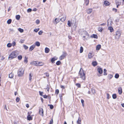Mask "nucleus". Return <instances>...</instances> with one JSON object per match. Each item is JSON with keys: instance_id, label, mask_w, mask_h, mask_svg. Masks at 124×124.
<instances>
[{"instance_id": "nucleus-1", "label": "nucleus", "mask_w": 124, "mask_h": 124, "mask_svg": "<svg viewBox=\"0 0 124 124\" xmlns=\"http://www.w3.org/2000/svg\"><path fill=\"white\" fill-rule=\"evenodd\" d=\"M19 53L17 51H15L12 52L9 56L8 58L11 60L16 57L18 54Z\"/></svg>"}, {"instance_id": "nucleus-2", "label": "nucleus", "mask_w": 124, "mask_h": 124, "mask_svg": "<svg viewBox=\"0 0 124 124\" xmlns=\"http://www.w3.org/2000/svg\"><path fill=\"white\" fill-rule=\"evenodd\" d=\"M78 76L84 80L85 79V74L83 69L81 68L78 73Z\"/></svg>"}, {"instance_id": "nucleus-3", "label": "nucleus", "mask_w": 124, "mask_h": 124, "mask_svg": "<svg viewBox=\"0 0 124 124\" xmlns=\"http://www.w3.org/2000/svg\"><path fill=\"white\" fill-rule=\"evenodd\" d=\"M121 33L122 32L121 31L118 30L116 31L114 35L115 39H116L118 40L121 36Z\"/></svg>"}, {"instance_id": "nucleus-4", "label": "nucleus", "mask_w": 124, "mask_h": 124, "mask_svg": "<svg viewBox=\"0 0 124 124\" xmlns=\"http://www.w3.org/2000/svg\"><path fill=\"white\" fill-rule=\"evenodd\" d=\"M76 20L75 19V21H74L73 22H71L70 20L68 21L67 24L68 26L69 27H70L71 24L72 26H73V27L74 29H76L77 27V25H76Z\"/></svg>"}, {"instance_id": "nucleus-5", "label": "nucleus", "mask_w": 124, "mask_h": 124, "mask_svg": "<svg viewBox=\"0 0 124 124\" xmlns=\"http://www.w3.org/2000/svg\"><path fill=\"white\" fill-rule=\"evenodd\" d=\"M24 70L23 68H20L18 71V75L19 77H21L22 76L24 73Z\"/></svg>"}, {"instance_id": "nucleus-6", "label": "nucleus", "mask_w": 124, "mask_h": 124, "mask_svg": "<svg viewBox=\"0 0 124 124\" xmlns=\"http://www.w3.org/2000/svg\"><path fill=\"white\" fill-rule=\"evenodd\" d=\"M108 25V26H112L113 24L112 20L111 18H109L107 21Z\"/></svg>"}, {"instance_id": "nucleus-7", "label": "nucleus", "mask_w": 124, "mask_h": 124, "mask_svg": "<svg viewBox=\"0 0 124 124\" xmlns=\"http://www.w3.org/2000/svg\"><path fill=\"white\" fill-rule=\"evenodd\" d=\"M67 55V54L65 52H63V54L59 57V59L60 60H62L64 59L65 57Z\"/></svg>"}, {"instance_id": "nucleus-8", "label": "nucleus", "mask_w": 124, "mask_h": 124, "mask_svg": "<svg viewBox=\"0 0 124 124\" xmlns=\"http://www.w3.org/2000/svg\"><path fill=\"white\" fill-rule=\"evenodd\" d=\"M31 113V112H28V115L27 117V119L29 121L32 120V117H31V116L30 115Z\"/></svg>"}, {"instance_id": "nucleus-9", "label": "nucleus", "mask_w": 124, "mask_h": 124, "mask_svg": "<svg viewBox=\"0 0 124 124\" xmlns=\"http://www.w3.org/2000/svg\"><path fill=\"white\" fill-rule=\"evenodd\" d=\"M39 113L40 115L43 116V110L42 108H40L39 109Z\"/></svg>"}, {"instance_id": "nucleus-10", "label": "nucleus", "mask_w": 124, "mask_h": 124, "mask_svg": "<svg viewBox=\"0 0 124 124\" xmlns=\"http://www.w3.org/2000/svg\"><path fill=\"white\" fill-rule=\"evenodd\" d=\"M97 71L100 74H101L103 72V70L101 68H99L97 69Z\"/></svg>"}, {"instance_id": "nucleus-11", "label": "nucleus", "mask_w": 124, "mask_h": 124, "mask_svg": "<svg viewBox=\"0 0 124 124\" xmlns=\"http://www.w3.org/2000/svg\"><path fill=\"white\" fill-rule=\"evenodd\" d=\"M108 30H110V31L111 32H112L114 30L113 28L111 26L109 27L108 28Z\"/></svg>"}, {"instance_id": "nucleus-12", "label": "nucleus", "mask_w": 124, "mask_h": 124, "mask_svg": "<svg viewBox=\"0 0 124 124\" xmlns=\"http://www.w3.org/2000/svg\"><path fill=\"white\" fill-rule=\"evenodd\" d=\"M31 63L32 64L36 66H38V63H37V61H34L32 62Z\"/></svg>"}, {"instance_id": "nucleus-13", "label": "nucleus", "mask_w": 124, "mask_h": 124, "mask_svg": "<svg viewBox=\"0 0 124 124\" xmlns=\"http://www.w3.org/2000/svg\"><path fill=\"white\" fill-rule=\"evenodd\" d=\"M14 76V74L12 73L9 74V78H13Z\"/></svg>"}, {"instance_id": "nucleus-14", "label": "nucleus", "mask_w": 124, "mask_h": 124, "mask_svg": "<svg viewBox=\"0 0 124 124\" xmlns=\"http://www.w3.org/2000/svg\"><path fill=\"white\" fill-rule=\"evenodd\" d=\"M66 18V16L65 15L62 18L60 19V20L62 22H63L65 21Z\"/></svg>"}, {"instance_id": "nucleus-15", "label": "nucleus", "mask_w": 124, "mask_h": 124, "mask_svg": "<svg viewBox=\"0 0 124 124\" xmlns=\"http://www.w3.org/2000/svg\"><path fill=\"white\" fill-rule=\"evenodd\" d=\"M38 66H41L43 65L44 63L41 62H38Z\"/></svg>"}, {"instance_id": "nucleus-16", "label": "nucleus", "mask_w": 124, "mask_h": 124, "mask_svg": "<svg viewBox=\"0 0 124 124\" xmlns=\"http://www.w3.org/2000/svg\"><path fill=\"white\" fill-rule=\"evenodd\" d=\"M92 11L93 9H92L89 8L87 11V13L88 14H90L92 12Z\"/></svg>"}, {"instance_id": "nucleus-17", "label": "nucleus", "mask_w": 124, "mask_h": 124, "mask_svg": "<svg viewBox=\"0 0 124 124\" xmlns=\"http://www.w3.org/2000/svg\"><path fill=\"white\" fill-rule=\"evenodd\" d=\"M35 45H32L31 46L30 48V51H32L35 47Z\"/></svg>"}, {"instance_id": "nucleus-18", "label": "nucleus", "mask_w": 124, "mask_h": 124, "mask_svg": "<svg viewBox=\"0 0 124 124\" xmlns=\"http://www.w3.org/2000/svg\"><path fill=\"white\" fill-rule=\"evenodd\" d=\"M118 91L119 93L120 94H121L122 92V89L121 87H119L118 89Z\"/></svg>"}, {"instance_id": "nucleus-19", "label": "nucleus", "mask_w": 124, "mask_h": 124, "mask_svg": "<svg viewBox=\"0 0 124 124\" xmlns=\"http://www.w3.org/2000/svg\"><path fill=\"white\" fill-rule=\"evenodd\" d=\"M91 37L95 39H97L98 38V36L96 34H93L91 36Z\"/></svg>"}, {"instance_id": "nucleus-20", "label": "nucleus", "mask_w": 124, "mask_h": 124, "mask_svg": "<svg viewBox=\"0 0 124 124\" xmlns=\"http://www.w3.org/2000/svg\"><path fill=\"white\" fill-rule=\"evenodd\" d=\"M78 124H81V119L79 117L77 122Z\"/></svg>"}, {"instance_id": "nucleus-21", "label": "nucleus", "mask_w": 124, "mask_h": 124, "mask_svg": "<svg viewBox=\"0 0 124 124\" xmlns=\"http://www.w3.org/2000/svg\"><path fill=\"white\" fill-rule=\"evenodd\" d=\"M49 50H50L49 48L47 47H46L45 48V53H48L49 51Z\"/></svg>"}, {"instance_id": "nucleus-22", "label": "nucleus", "mask_w": 124, "mask_h": 124, "mask_svg": "<svg viewBox=\"0 0 124 124\" xmlns=\"http://www.w3.org/2000/svg\"><path fill=\"white\" fill-rule=\"evenodd\" d=\"M101 46L100 45H98L96 47V49L97 50H99L101 48Z\"/></svg>"}, {"instance_id": "nucleus-23", "label": "nucleus", "mask_w": 124, "mask_h": 124, "mask_svg": "<svg viewBox=\"0 0 124 124\" xmlns=\"http://www.w3.org/2000/svg\"><path fill=\"white\" fill-rule=\"evenodd\" d=\"M57 59V58H55V57L53 58L51 60V62L52 63H54V62Z\"/></svg>"}, {"instance_id": "nucleus-24", "label": "nucleus", "mask_w": 124, "mask_h": 124, "mask_svg": "<svg viewBox=\"0 0 124 124\" xmlns=\"http://www.w3.org/2000/svg\"><path fill=\"white\" fill-rule=\"evenodd\" d=\"M93 56L92 53H90L88 55V57L89 58H91L93 57Z\"/></svg>"}, {"instance_id": "nucleus-25", "label": "nucleus", "mask_w": 124, "mask_h": 124, "mask_svg": "<svg viewBox=\"0 0 124 124\" xmlns=\"http://www.w3.org/2000/svg\"><path fill=\"white\" fill-rule=\"evenodd\" d=\"M103 29L102 27H99L98 28V30L100 32H102V31L103 30Z\"/></svg>"}, {"instance_id": "nucleus-26", "label": "nucleus", "mask_w": 124, "mask_h": 124, "mask_svg": "<svg viewBox=\"0 0 124 124\" xmlns=\"http://www.w3.org/2000/svg\"><path fill=\"white\" fill-rule=\"evenodd\" d=\"M97 62L96 61H94L92 62V65L94 66H96L97 65Z\"/></svg>"}, {"instance_id": "nucleus-27", "label": "nucleus", "mask_w": 124, "mask_h": 124, "mask_svg": "<svg viewBox=\"0 0 124 124\" xmlns=\"http://www.w3.org/2000/svg\"><path fill=\"white\" fill-rule=\"evenodd\" d=\"M104 4L106 6H108L109 4V2L107 1H105L104 2Z\"/></svg>"}, {"instance_id": "nucleus-28", "label": "nucleus", "mask_w": 124, "mask_h": 124, "mask_svg": "<svg viewBox=\"0 0 124 124\" xmlns=\"http://www.w3.org/2000/svg\"><path fill=\"white\" fill-rule=\"evenodd\" d=\"M32 74L31 73H30L29 74V79L30 81H31L32 79Z\"/></svg>"}, {"instance_id": "nucleus-29", "label": "nucleus", "mask_w": 124, "mask_h": 124, "mask_svg": "<svg viewBox=\"0 0 124 124\" xmlns=\"http://www.w3.org/2000/svg\"><path fill=\"white\" fill-rule=\"evenodd\" d=\"M27 59H28L27 57L25 56V58H24V62H25L26 63H27L28 62Z\"/></svg>"}, {"instance_id": "nucleus-30", "label": "nucleus", "mask_w": 124, "mask_h": 124, "mask_svg": "<svg viewBox=\"0 0 124 124\" xmlns=\"http://www.w3.org/2000/svg\"><path fill=\"white\" fill-rule=\"evenodd\" d=\"M11 21L12 20L11 19H9L7 20V23L8 24H9L11 23Z\"/></svg>"}, {"instance_id": "nucleus-31", "label": "nucleus", "mask_w": 124, "mask_h": 124, "mask_svg": "<svg viewBox=\"0 0 124 124\" xmlns=\"http://www.w3.org/2000/svg\"><path fill=\"white\" fill-rule=\"evenodd\" d=\"M55 21L56 23V24L59 22L60 19H59L56 18L55 19Z\"/></svg>"}, {"instance_id": "nucleus-32", "label": "nucleus", "mask_w": 124, "mask_h": 124, "mask_svg": "<svg viewBox=\"0 0 124 124\" xmlns=\"http://www.w3.org/2000/svg\"><path fill=\"white\" fill-rule=\"evenodd\" d=\"M112 97L113 99H115L116 98V94H114L112 95Z\"/></svg>"}, {"instance_id": "nucleus-33", "label": "nucleus", "mask_w": 124, "mask_h": 124, "mask_svg": "<svg viewBox=\"0 0 124 124\" xmlns=\"http://www.w3.org/2000/svg\"><path fill=\"white\" fill-rule=\"evenodd\" d=\"M20 18V16L19 15H17L16 16V18L18 20H19Z\"/></svg>"}, {"instance_id": "nucleus-34", "label": "nucleus", "mask_w": 124, "mask_h": 124, "mask_svg": "<svg viewBox=\"0 0 124 124\" xmlns=\"http://www.w3.org/2000/svg\"><path fill=\"white\" fill-rule=\"evenodd\" d=\"M83 48L82 46H81L80 48V53H82L83 51Z\"/></svg>"}, {"instance_id": "nucleus-35", "label": "nucleus", "mask_w": 124, "mask_h": 124, "mask_svg": "<svg viewBox=\"0 0 124 124\" xmlns=\"http://www.w3.org/2000/svg\"><path fill=\"white\" fill-rule=\"evenodd\" d=\"M119 75L117 73H116L115 75V77L116 78H119Z\"/></svg>"}, {"instance_id": "nucleus-36", "label": "nucleus", "mask_w": 124, "mask_h": 124, "mask_svg": "<svg viewBox=\"0 0 124 124\" xmlns=\"http://www.w3.org/2000/svg\"><path fill=\"white\" fill-rule=\"evenodd\" d=\"M107 70L105 69H104V73L103 75H107V74L106 73Z\"/></svg>"}, {"instance_id": "nucleus-37", "label": "nucleus", "mask_w": 124, "mask_h": 124, "mask_svg": "<svg viewBox=\"0 0 124 124\" xmlns=\"http://www.w3.org/2000/svg\"><path fill=\"white\" fill-rule=\"evenodd\" d=\"M40 43L38 41H37L36 42L35 45H36L37 46H39L40 45Z\"/></svg>"}, {"instance_id": "nucleus-38", "label": "nucleus", "mask_w": 124, "mask_h": 124, "mask_svg": "<svg viewBox=\"0 0 124 124\" xmlns=\"http://www.w3.org/2000/svg\"><path fill=\"white\" fill-rule=\"evenodd\" d=\"M17 57L18 59L20 60H21L22 58V56L21 55H18Z\"/></svg>"}, {"instance_id": "nucleus-39", "label": "nucleus", "mask_w": 124, "mask_h": 124, "mask_svg": "<svg viewBox=\"0 0 124 124\" xmlns=\"http://www.w3.org/2000/svg\"><path fill=\"white\" fill-rule=\"evenodd\" d=\"M113 77V76L112 75L109 74L108 75V78L109 79L112 78Z\"/></svg>"}, {"instance_id": "nucleus-40", "label": "nucleus", "mask_w": 124, "mask_h": 124, "mask_svg": "<svg viewBox=\"0 0 124 124\" xmlns=\"http://www.w3.org/2000/svg\"><path fill=\"white\" fill-rule=\"evenodd\" d=\"M89 3V0H85V4L86 5H87Z\"/></svg>"}, {"instance_id": "nucleus-41", "label": "nucleus", "mask_w": 124, "mask_h": 124, "mask_svg": "<svg viewBox=\"0 0 124 124\" xmlns=\"http://www.w3.org/2000/svg\"><path fill=\"white\" fill-rule=\"evenodd\" d=\"M18 30L21 32H23V30L21 28H19L18 29Z\"/></svg>"}, {"instance_id": "nucleus-42", "label": "nucleus", "mask_w": 124, "mask_h": 124, "mask_svg": "<svg viewBox=\"0 0 124 124\" xmlns=\"http://www.w3.org/2000/svg\"><path fill=\"white\" fill-rule=\"evenodd\" d=\"M61 63V62L60 61H57L56 63V64L58 65H59Z\"/></svg>"}, {"instance_id": "nucleus-43", "label": "nucleus", "mask_w": 124, "mask_h": 124, "mask_svg": "<svg viewBox=\"0 0 124 124\" xmlns=\"http://www.w3.org/2000/svg\"><path fill=\"white\" fill-rule=\"evenodd\" d=\"M7 46L8 47H11L12 46V44H11L10 43H8L7 44Z\"/></svg>"}, {"instance_id": "nucleus-44", "label": "nucleus", "mask_w": 124, "mask_h": 124, "mask_svg": "<svg viewBox=\"0 0 124 124\" xmlns=\"http://www.w3.org/2000/svg\"><path fill=\"white\" fill-rule=\"evenodd\" d=\"M39 30V28L36 29H34V31L35 32H37Z\"/></svg>"}, {"instance_id": "nucleus-45", "label": "nucleus", "mask_w": 124, "mask_h": 124, "mask_svg": "<svg viewBox=\"0 0 124 124\" xmlns=\"http://www.w3.org/2000/svg\"><path fill=\"white\" fill-rule=\"evenodd\" d=\"M46 89L47 91H49V87L48 85H47V87L46 88Z\"/></svg>"}, {"instance_id": "nucleus-46", "label": "nucleus", "mask_w": 124, "mask_h": 124, "mask_svg": "<svg viewBox=\"0 0 124 124\" xmlns=\"http://www.w3.org/2000/svg\"><path fill=\"white\" fill-rule=\"evenodd\" d=\"M76 85L79 88H80L81 87V85L80 84L77 83L76 84Z\"/></svg>"}, {"instance_id": "nucleus-47", "label": "nucleus", "mask_w": 124, "mask_h": 124, "mask_svg": "<svg viewBox=\"0 0 124 124\" xmlns=\"http://www.w3.org/2000/svg\"><path fill=\"white\" fill-rule=\"evenodd\" d=\"M12 45L13 46H15L16 44V42L15 41H13L12 43Z\"/></svg>"}, {"instance_id": "nucleus-48", "label": "nucleus", "mask_w": 124, "mask_h": 124, "mask_svg": "<svg viewBox=\"0 0 124 124\" xmlns=\"http://www.w3.org/2000/svg\"><path fill=\"white\" fill-rule=\"evenodd\" d=\"M53 119L52 118L51 120L50 123L49 124H53Z\"/></svg>"}, {"instance_id": "nucleus-49", "label": "nucleus", "mask_w": 124, "mask_h": 124, "mask_svg": "<svg viewBox=\"0 0 124 124\" xmlns=\"http://www.w3.org/2000/svg\"><path fill=\"white\" fill-rule=\"evenodd\" d=\"M32 11V9H31L30 8H29L27 10V12H31Z\"/></svg>"}, {"instance_id": "nucleus-50", "label": "nucleus", "mask_w": 124, "mask_h": 124, "mask_svg": "<svg viewBox=\"0 0 124 124\" xmlns=\"http://www.w3.org/2000/svg\"><path fill=\"white\" fill-rule=\"evenodd\" d=\"M39 94L41 96H43V92H41L40 91H39Z\"/></svg>"}, {"instance_id": "nucleus-51", "label": "nucleus", "mask_w": 124, "mask_h": 124, "mask_svg": "<svg viewBox=\"0 0 124 124\" xmlns=\"http://www.w3.org/2000/svg\"><path fill=\"white\" fill-rule=\"evenodd\" d=\"M59 93V90L58 89H56L55 90V93L57 94Z\"/></svg>"}, {"instance_id": "nucleus-52", "label": "nucleus", "mask_w": 124, "mask_h": 124, "mask_svg": "<svg viewBox=\"0 0 124 124\" xmlns=\"http://www.w3.org/2000/svg\"><path fill=\"white\" fill-rule=\"evenodd\" d=\"M44 74L47 77H48L49 76V74L48 73H44Z\"/></svg>"}, {"instance_id": "nucleus-53", "label": "nucleus", "mask_w": 124, "mask_h": 124, "mask_svg": "<svg viewBox=\"0 0 124 124\" xmlns=\"http://www.w3.org/2000/svg\"><path fill=\"white\" fill-rule=\"evenodd\" d=\"M23 47H24V49H27L28 48V47L25 45H23Z\"/></svg>"}, {"instance_id": "nucleus-54", "label": "nucleus", "mask_w": 124, "mask_h": 124, "mask_svg": "<svg viewBox=\"0 0 124 124\" xmlns=\"http://www.w3.org/2000/svg\"><path fill=\"white\" fill-rule=\"evenodd\" d=\"M20 100V98H19L17 97L16 98V101H17V102H18Z\"/></svg>"}, {"instance_id": "nucleus-55", "label": "nucleus", "mask_w": 124, "mask_h": 124, "mask_svg": "<svg viewBox=\"0 0 124 124\" xmlns=\"http://www.w3.org/2000/svg\"><path fill=\"white\" fill-rule=\"evenodd\" d=\"M50 106V108L51 109H52L53 108V106L52 105H49Z\"/></svg>"}, {"instance_id": "nucleus-56", "label": "nucleus", "mask_w": 124, "mask_h": 124, "mask_svg": "<svg viewBox=\"0 0 124 124\" xmlns=\"http://www.w3.org/2000/svg\"><path fill=\"white\" fill-rule=\"evenodd\" d=\"M43 32L42 31H40L39 32L38 34L39 35H41L42 34Z\"/></svg>"}, {"instance_id": "nucleus-57", "label": "nucleus", "mask_w": 124, "mask_h": 124, "mask_svg": "<svg viewBox=\"0 0 124 124\" xmlns=\"http://www.w3.org/2000/svg\"><path fill=\"white\" fill-rule=\"evenodd\" d=\"M107 98L108 99H109V95L108 93H107Z\"/></svg>"}, {"instance_id": "nucleus-58", "label": "nucleus", "mask_w": 124, "mask_h": 124, "mask_svg": "<svg viewBox=\"0 0 124 124\" xmlns=\"http://www.w3.org/2000/svg\"><path fill=\"white\" fill-rule=\"evenodd\" d=\"M39 20H37L36 21V23L37 24H39Z\"/></svg>"}, {"instance_id": "nucleus-59", "label": "nucleus", "mask_w": 124, "mask_h": 124, "mask_svg": "<svg viewBox=\"0 0 124 124\" xmlns=\"http://www.w3.org/2000/svg\"><path fill=\"white\" fill-rule=\"evenodd\" d=\"M43 96V97H44V98H47V96L46 95H44Z\"/></svg>"}, {"instance_id": "nucleus-60", "label": "nucleus", "mask_w": 124, "mask_h": 124, "mask_svg": "<svg viewBox=\"0 0 124 124\" xmlns=\"http://www.w3.org/2000/svg\"><path fill=\"white\" fill-rule=\"evenodd\" d=\"M117 9L116 8H113V10L115 12H116L117 11Z\"/></svg>"}, {"instance_id": "nucleus-61", "label": "nucleus", "mask_w": 124, "mask_h": 124, "mask_svg": "<svg viewBox=\"0 0 124 124\" xmlns=\"http://www.w3.org/2000/svg\"><path fill=\"white\" fill-rule=\"evenodd\" d=\"M61 88H63V89H64L65 88V87L64 86L62 85H61Z\"/></svg>"}, {"instance_id": "nucleus-62", "label": "nucleus", "mask_w": 124, "mask_h": 124, "mask_svg": "<svg viewBox=\"0 0 124 124\" xmlns=\"http://www.w3.org/2000/svg\"><path fill=\"white\" fill-rule=\"evenodd\" d=\"M26 107L27 108H28L29 107V104H27L26 105Z\"/></svg>"}, {"instance_id": "nucleus-63", "label": "nucleus", "mask_w": 124, "mask_h": 124, "mask_svg": "<svg viewBox=\"0 0 124 124\" xmlns=\"http://www.w3.org/2000/svg\"><path fill=\"white\" fill-rule=\"evenodd\" d=\"M81 102L82 104H83V103H84V101L83 100H81Z\"/></svg>"}, {"instance_id": "nucleus-64", "label": "nucleus", "mask_w": 124, "mask_h": 124, "mask_svg": "<svg viewBox=\"0 0 124 124\" xmlns=\"http://www.w3.org/2000/svg\"><path fill=\"white\" fill-rule=\"evenodd\" d=\"M33 10L34 11H36L37 10V9L36 8H35L33 9Z\"/></svg>"}]
</instances>
